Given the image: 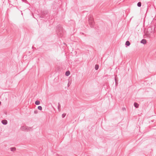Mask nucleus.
<instances>
[{"instance_id":"obj_1","label":"nucleus","mask_w":156,"mask_h":156,"mask_svg":"<svg viewBox=\"0 0 156 156\" xmlns=\"http://www.w3.org/2000/svg\"><path fill=\"white\" fill-rule=\"evenodd\" d=\"M155 27H154L151 26L145 29L144 30V33L145 35L147 37H150L151 34L154 31Z\"/></svg>"},{"instance_id":"obj_2","label":"nucleus","mask_w":156,"mask_h":156,"mask_svg":"<svg viewBox=\"0 0 156 156\" xmlns=\"http://www.w3.org/2000/svg\"><path fill=\"white\" fill-rule=\"evenodd\" d=\"M56 33L58 37H62L64 34V31L61 25H58L56 27Z\"/></svg>"},{"instance_id":"obj_3","label":"nucleus","mask_w":156,"mask_h":156,"mask_svg":"<svg viewBox=\"0 0 156 156\" xmlns=\"http://www.w3.org/2000/svg\"><path fill=\"white\" fill-rule=\"evenodd\" d=\"M31 129V127L27 126H22L20 128V129L22 131H28Z\"/></svg>"},{"instance_id":"obj_4","label":"nucleus","mask_w":156,"mask_h":156,"mask_svg":"<svg viewBox=\"0 0 156 156\" xmlns=\"http://www.w3.org/2000/svg\"><path fill=\"white\" fill-rule=\"evenodd\" d=\"M88 21L90 27L92 28L94 27V23L93 19L91 17L89 18Z\"/></svg>"},{"instance_id":"obj_5","label":"nucleus","mask_w":156,"mask_h":156,"mask_svg":"<svg viewBox=\"0 0 156 156\" xmlns=\"http://www.w3.org/2000/svg\"><path fill=\"white\" fill-rule=\"evenodd\" d=\"M140 43L142 44H145L147 43V41L144 39H142L140 41Z\"/></svg>"},{"instance_id":"obj_6","label":"nucleus","mask_w":156,"mask_h":156,"mask_svg":"<svg viewBox=\"0 0 156 156\" xmlns=\"http://www.w3.org/2000/svg\"><path fill=\"white\" fill-rule=\"evenodd\" d=\"M1 122L4 125H5L7 124V121L6 120H2Z\"/></svg>"},{"instance_id":"obj_7","label":"nucleus","mask_w":156,"mask_h":156,"mask_svg":"<svg viewBox=\"0 0 156 156\" xmlns=\"http://www.w3.org/2000/svg\"><path fill=\"white\" fill-rule=\"evenodd\" d=\"M134 106L136 108H137L139 107V104L136 102H134Z\"/></svg>"},{"instance_id":"obj_8","label":"nucleus","mask_w":156,"mask_h":156,"mask_svg":"<svg viewBox=\"0 0 156 156\" xmlns=\"http://www.w3.org/2000/svg\"><path fill=\"white\" fill-rule=\"evenodd\" d=\"M130 43L129 41H126V43H125L126 45L127 46H129L130 45Z\"/></svg>"},{"instance_id":"obj_9","label":"nucleus","mask_w":156,"mask_h":156,"mask_svg":"<svg viewBox=\"0 0 156 156\" xmlns=\"http://www.w3.org/2000/svg\"><path fill=\"white\" fill-rule=\"evenodd\" d=\"M35 104L37 105H39L40 104V102L39 101L37 100L35 102Z\"/></svg>"},{"instance_id":"obj_10","label":"nucleus","mask_w":156,"mask_h":156,"mask_svg":"<svg viewBox=\"0 0 156 156\" xmlns=\"http://www.w3.org/2000/svg\"><path fill=\"white\" fill-rule=\"evenodd\" d=\"M70 72L68 71L66 72L65 75L66 76H68L70 74Z\"/></svg>"},{"instance_id":"obj_11","label":"nucleus","mask_w":156,"mask_h":156,"mask_svg":"<svg viewBox=\"0 0 156 156\" xmlns=\"http://www.w3.org/2000/svg\"><path fill=\"white\" fill-rule=\"evenodd\" d=\"M99 65L97 64L95 65V69L96 70H98L99 68Z\"/></svg>"},{"instance_id":"obj_12","label":"nucleus","mask_w":156,"mask_h":156,"mask_svg":"<svg viewBox=\"0 0 156 156\" xmlns=\"http://www.w3.org/2000/svg\"><path fill=\"white\" fill-rule=\"evenodd\" d=\"M10 150L12 151H14L16 150L15 147H11L10 148Z\"/></svg>"},{"instance_id":"obj_13","label":"nucleus","mask_w":156,"mask_h":156,"mask_svg":"<svg viewBox=\"0 0 156 156\" xmlns=\"http://www.w3.org/2000/svg\"><path fill=\"white\" fill-rule=\"evenodd\" d=\"M137 6L139 7H140L141 6V3L140 2H139L137 3Z\"/></svg>"},{"instance_id":"obj_14","label":"nucleus","mask_w":156,"mask_h":156,"mask_svg":"<svg viewBox=\"0 0 156 156\" xmlns=\"http://www.w3.org/2000/svg\"><path fill=\"white\" fill-rule=\"evenodd\" d=\"M58 110L59 111H60V108H61V105H60V103L59 102L58 103Z\"/></svg>"},{"instance_id":"obj_15","label":"nucleus","mask_w":156,"mask_h":156,"mask_svg":"<svg viewBox=\"0 0 156 156\" xmlns=\"http://www.w3.org/2000/svg\"><path fill=\"white\" fill-rule=\"evenodd\" d=\"M37 109L38 110L41 111L42 110V107L41 106H39L37 107Z\"/></svg>"},{"instance_id":"obj_16","label":"nucleus","mask_w":156,"mask_h":156,"mask_svg":"<svg viewBox=\"0 0 156 156\" xmlns=\"http://www.w3.org/2000/svg\"><path fill=\"white\" fill-rule=\"evenodd\" d=\"M66 113H63L62 115V118H64L65 117V116L66 115Z\"/></svg>"},{"instance_id":"obj_17","label":"nucleus","mask_w":156,"mask_h":156,"mask_svg":"<svg viewBox=\"0 0 156 156\" xmlns=\"http://www.w3.org/2000/svg\"><path fill=\"white\" fill-rule=\"evenodd\" d=\"M45 16V14L44 12L42 13L41 14V17H44V16Z\"/></svg>"},{"instance_id":"obj_18","label":"nucleus","mask_w":156,"mask_h":156,"mask_svg":"<svg viewBox=\"0 0 156 156\" xmlns=\"http://www.w3.org/2000/svg\"><path fill=\"white\" fill-rule=\"evenodd\" d=\"M34 114H37L38 113V111L37 110H36L34 111Z\"/></svg>"},{"instance_id":"obj_19","label":"nucleus","mask_w":156,"mask_h":156,"mask_svg":"<svg viewBox=\"0 0 156 156\" xmlns=\"http://www.w3.org/2000/svg\"><path fill=\"white\" fill-rule=\"evenodd\" d=\"M115 83H117V79L116 78H115Z\"/></svg>"},{"instance_id":"obj_20","label":"nucleus","mask_w":156,"mask_h":156,"mask_svg":"<svg viewBox=\"0 0 156 156\" xmlns=\"http://www.w3.org/2000/svg\"><path fill=\"white\" fill-rule=\"evenodd\" d=\"M56 156H62L59 155L58 154H57L56 155Z\"/></svg>"},{"instance_id":"obj_21","label":"nucleus","mask_w":156,"mask_h":156,"mask_svg":"<svg viewBox=\"0 0 156 156\" xmlns=\"http://www.w3.org/2000/svg\"><path fill=\"white\" fill-rule=\"evenodd\" d=\"M122 109H123V110H126V108H122Z\"/></svg>"},{"instance_id":"obj_22","label":"nucleus","mask_w":156,"mask_h":156,"mask_svg":"<svg viewBox=\"0 0 156 156\" xmlns=\"http://www.w3.org/2000/svg\"><path fill=\"white\" fill-rule=\"evenodd\" d=\"M118 83L117 82V83H115V85L116 86L117 84H118Z\"/></svg>"},{"instance_id":"obj_23","label":"nucleus","mask_w":156,"mask_h":156,"mask_svg":"<svg viewBox=\"0 0 156 156\" xmlns=\"http://www.w3.org/2000/svg\"><path fill=\"white\" fill-rule=\"evenodd\" d=\"M21 13H21L23 15V13L22 12V11H21Z\"/></svg>"},{"instance_id":"obj_24","label":"nucleus","mask_w":156,"mask_h":156,"mask_svg":"<svg viewBox=\"0 0 156 156\" xmlns=\"http://www.w3.org/2000/svg\"><path fill=\"white\" fill-rule=\"evenodd\" d=\"M1 104V101H0V105Z\"/></svg>"}]
</instances>
